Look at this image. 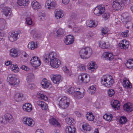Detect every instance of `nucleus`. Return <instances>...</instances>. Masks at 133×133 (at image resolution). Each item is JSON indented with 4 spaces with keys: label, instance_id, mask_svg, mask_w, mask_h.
<instances>
[{
    "label": "nucleus",
    "instance_id": "ea45409f",
    "mask_svg": "<svg viewBox=\"0 0 133 133\" xmlns=\"http://www.w3.org/2000/svg\"><path fill=\"white\" fill-rule=\"evenodd\" d=\"M87 77V75L85 74H83L79 75L78 78V80L80 82H84V78Z\"/></svg>",
    "mask_w": 133,
    "mask_h": 133
},
{
    "label": "nucleus",
    "instance_id": "4c0bfd02",
    "mask_svg": "<svg viewBox=\"0 0 133 133\" xmlns=\"http://www.w3.org/2000/svg\"><path fill=\"white\" fill-rule=\"evenodd\" d=\"M31 65L34 67H36L39 66L41 64V61L39 60H37L35 62L31 61V63H30Z\"/></svg>",
    "mask_w": 133,
    "mask_h": 133
},
{
    "label": "nucleus",
    "instance_id": "9b49d317",
    "mask_svg": "<svg viewBox=\"0 0 133 133\" xmlns=\"http://www.w3.org/2000/svg\"><path fill=\"white\" fill-rule=\"evenodd\" d=\"M3 14L7 17H10L11 14V9L10 8L6 7H4L2 10Z\"/></svg>",
    "mask_w": 133,
    "mask_h": 133
},
{
    "label": "nucleus",
    "instance_id": "f03ea898",
    "mask_svg": "<svg viewBox=\"0 0 133 133\" xmlns=\"http://www.w3.org/2000/svg\"><path fill=\"white\" fill-rule=\"evenodd\" d=\"M114 83V80L110 75H104L101 78V83L107 87H111Z\"/></svg>",
    "mask_w": 133,
    "mask_h": 133
},
{
    "label": "nucleus",
    "instance_id": "bb28decb",
    "mask_svg": "<svg viewBox=\"0 0 133 133\" xmlns=\"http://www.w3.org/2000/svg\"><path fill=\"white\" fill-rule=\"evenodd\" d=\"M29 3V0H18V4L19 5L24 7L27 5Z\"/></svg>",
    "mask_w": 133,
    "mask_h": 133
},
{
    "label": "nucleus",
    "instance_id": "f257e3e1",
    "mask_svg": "<svg viewBox=\"0 0 133 133\" xmlns=\"http://www.w3.org/2000/svg\"><path fill=\"white\" fill-rule=\"evenodd\" d=\"M57 54L54 52H50L48 54L45 55L43 56V59L45 62H50L51 66L55 68H58L60 64L59 60L56 58Z\"/></svg>",
    "mask_w": 133,
    "mask_h": 133
},
{
    "label": "nucleus",
    "instance_id": "7c9ffc66",
    "mask_svg": "<svg viewBox=\"0 0 133 133\" xmlns=\"http://www.w3.org/2000/svg\"><path fill=\"white\" fill-rule=\"evenodd\" d=\"M37 46L36 43L33 42H29L28 45V48L31 50H34L36 48Z\"/></svg>",
    "mask_w": 133,
    "mask_h": 133
},
{
    "label": "nucleus",
    "instance_id": "39448f33",
    "mask_svg": "<svg viewBox=\"0 0 133 133\" xmlns=\"http://www.w3.org/2000/svg\"><path fill=\"white\" fill-rule=\"evenodd\" d=\"M58 104L59 106L63 109L67 108L69 106V101L68 100L66 97L63 96L61 98H59Z\"/></svg>",
    "mask_w": 133,
    "mask_h": 133
},
{
    "label": "nucleus",
    "instance_id": "a18cd8bd",
    "mask_svg": "<svg viewBox=\"0 0 133 133\" xmlns=\"http://www.w3.org/2000/svg\"><path fill=\"white\" fill-rule=\"evenodd\" d=\"M96 88L95 86L92 85L90 86L89 88V92L91 94H92L95 92Z\"/></svg>",
    "mask_w": 133,
    "mask_h": 133
},
{
    "label": "nucleus",
    "instance_id": "603ef678",
    "mask_svg": "<svg viewBox=\"0 0 133 133\" xmlns=\"http://www.w3.org/2000/svg\"><path fill=\"white\" fill-rule=\"evenodd\" d=\"M115 94V92L113 89H109L108 91V95L110 97H112Z\"/></svg>",
    "mask_w": 133,
    "mask_h": 133
},
{
    "label": "nucleus",
    "instance_id": "6e6552de",
    "mask_svg": "<svg viewBox=\"0 0 133 133\" xmlns=\"http://www.w3.org/2000/svg\"><path fill=\"white\" fill-rule=\"evenodd\" d=\"M45 7L49 9L55 8L57 5L56 1L54 0H48L45 4Z\"/></svg>",
    "mask_w": 133,
    "mask_h": 133
},
{
    "label": "nucleus",
    "instance_id": "052dcab7",
    "mask_svg": "<svg viewBox=\"0 0 133 133\" xmlns=\"http://www.w3.org/2000/svg\"><path fill=\"white\" fill-rule=\"evenodd\" d=\"M22 56L26 58V61H27V59L28 58V55H27L25 52H23L22 53Z\"/></svg>",
    "mask_w": 133,
    "mask_h": 133
},
{
    "label": "nucleus",
    "instance_id": "7ed1b4c3",
    "mask_svg": "<svg viewBox=\"0 0 133 133\" xmlns=\"http://www.w3.org/2000/svg\"><path fill=\"white\" fill-rule=\"evenodd\" d=\"M92 50L89 47H87L82 49L79 52L81 58L86 59L89 58L92 54Z\"/></svg>",
    "mask_w": 133,
    "mask_h": 133
},
{
    "label": "nucleus",
    "instance_id": "c756f323",
    "mask_svg": "<svg viewBox=\"0 0 133 133\" xmlns=\"http://www.w3.org/2000/svg\"><path fill=\"white\" fill-rule=\"evenodd\" d=\"M18 52L17 49L14 48L11 49L10 50V54L11 56L13 57H17Z\"/></svg>",
    "mask_w": 133,
    "mask_h": 133
},
{
    "label": "nucleus",
    "instance_id": "8fccbe9b",
    "mask_svg": "<svg viewBox=\"0 0 133 133\" xmlns=\"http://www.w3.org/2000/svg\"><path fill=\"white\" fill-rule=\"evenodd\" d=\"M101 43L100 44V46L102 48L104 49L107 48L109 46V45L108 44H106V43L104 41H101Z\"/></svg>",
    "mask_w": 133,
    "mask_h": 133
},
{
    "label": "nucleus",
    "instance_id": "680f3d73",
    "mask_svg": "<svg viewBox=\"0 0 133 133\" xmlns=\"http://www.w3.org/2000/svg\"><path fill=\"white\" fill-rule=\"evenodd\" d=\"M39 60V58H38V57L35 56L33 57L30 60V63H31V61H34V62H35V61H36L37 60Z\"/></svg>",
    "mask_w": 133,
    "mask_h": 133
},
{
    "label": "nucleus",
    "instance_id": "37998d69",
    "mask_svg": "<svg viewBox=\"0 0 133 133\" xmlns=\"http://www.w3.org/2000/svg\"><path fill=\"white\" fill-rule=\"evenodd\" d=\"M104 119L106 120L110 121L112 118V116L111 114H105L103 116Z\"/></svg>",
    "mask_w": 133,
    "mask_h": 133
},
{
    "label": "nucleus",
    "instance_id": "5701e85b",
    "mask_svg": "<svg viewBox=\"0 0 133 133\" xmlns=\"http://www.w3.org/2000/svg\"><path fill=\"white\" fill-rule=\"evenodd\" d=\"M66 131L67 133H75L76 128L73 125L68 126L66 128Z\"/></svg>",
    "mask_w": 133,
    "mask_h": 133
},
{
    "label": "nucleus",
    "instance_id": "ddd939ff",
    "mask_svg": "<svg viewBox=\"0 0 133 133\" xmlns=\"http://www.w3.org/2000/svg\"><path fill=\"white\" fill-rule=\"evenodd\" d=\"M74 38L72 35H69L66 36L65 39V43L66 45L72 44L74 41Z\"/></svg>",
    "mask_w": 133,
    "mask_h": 133
},
{
    "label": "nucleus",
    "instance_id": "f8f14e48",
    "mask_svg": "<svg viewBox=\"0 0 133 133\" xmlns=\"http://www.w3.org/2000/svg\"><path fill=\"white\" fill-rule=\"evenodd\" d=\"M123 108L125 111L130 112L133 110V105L130 103H126L123 105Z\"/></svg>",
    "mask_w": 133,
    "mask_h": 133
},
{
    "label": "nucleus",
    "instance_id": "58836bf2",
    "mask_svg": "<svg viewBox=\"0 0 133 133\" xmlns=\"http://www.w3.org/2000/svg\"><path fill=\"white\" fill-rule=\"evenodd\" d=\"M65 121L66 123L69 124H71L72 123L74 124L75 123V121L74 119L70 117H68L65 119Z\"/></svg>",
    "mask_w": 133,
    "mask_h": 133
},
{
    "label": "nucleus",
    "instance_id": "a211bd4d",
    "mask_svg": "<svg viewBox=\"0 0 133 133\" xmlns=\"http://www.w3.org/2000/svg\"><path fill=\"white\" fill-rule=\"evenodd\" d=\"M37 104L41 107L42 110H46L48 109L47 105L44 102L39 101L37 102Z\"/></svg>",
    "mask_w": 133,
    "mask_h": 133
},
{
    "label": "nucleus",
    "instance_id": "c85d7f7f",
    "mask_svg": "<svg viewBox=\"0 0 133 133\" xmlns=\"http://www.w3.org/2000/svg\"><path fill=\"white\" fill-rule=\"evenodd\" d=\"M6 25L5 21L3 19L0 18V30H4Z\"/></svg>",
    "mask_w": 133,
    "mask_h": 133
},
{
    "label": "nucleus",
    "instance_id": "f3484780",
    "mask_svg": "<svg viewBox=\"0 0 133 133\" xmlns=\"http://www.w3.org/2000/svg\"><path fill=\"white\" fill-rule=\"evenodd\" d=\"M74 96L76 98L78 99H80L84 96L85 93L84 91L81 92L79 91H77L74 92Z\"/></svg>",
    "mask_w": 133,
    "mask_h": 133
},
{
    "label": "nucleus",
    "instance_id": "f704fd0d",
    "mask_svg": "<svg viewBox=\"0 0 133 133\" xmlns=\"http://www.w3.org/2000/svg\"><path fill=\"white\" fill-rule=\"evenodd\" d=\"M127 67L130 69H133V60L132 59L128 60L125 64Z\"/></svg>",
    "mask_w": 133,
    "mask_h": 133
},
{
    "label": "nucleus",
    "instance_id": "2eb2a0df",
    "mask_svg": "<svg viewBox=\"0 0 133 133\" xmlns=\"http://www.w3.org/2000/svg\"><path fill=\"white\" fill-rule=\"evenodd\" d=\"M51 79L54 83L58 84L61 81V76L59 75H53L51 78Z\"/></svg>",
    "mask_w": 133,
    "mask_h": 133
},
{
    "label": "nucleus",
    "instance_id": "4d7b16f0",
    "mask_svg": "<svg viewBox=\"0 0 133 133\" xmlns=\"http://www.w3.org/2000/svg\"><path fill=\"white\" fill-rule=\"evenodd\" d=\"M74 88L73 87H70L69 89H68L67 91L68 92L69 94H72L74 92H75L74 91Z\"/></svg>",
    "mask_w": 133,
    "mask_h": 133
},
{
    "label": "nucleus",
    "instance_id": "5fc2aeb1",
    "mask_svg": "<svg viewBox=\"0 0 133 133\" xmlns=\"http://www.w3.org/2000/svg\"><path fill=\"white\" fill-rule=\"evenodd\" d=\"M129 83H130V82H129V80L127 79L124 80L122 83L123 86L124 87H126L127 86V84Z\"/></svg>",
    "mask_w": 133,
    "mask_h": 133
},
{
    "label": "nucleus",
    "instance_id": "b1692460",
    "mask_svg": "<svg viewBox=\"0 0 133 133\" xmlns=\"http://www.w3.org/2000/svg\"><path fill=\"white\" fill-rule=\"evenodd\" d=\"M50 123L55 127H59L60 124L58 122L57 120L54 117L51 118L49 119Z\"/></svg>",
    "mask_w": 133,
    "mask_h": 133
},
{
    "label": "nucleus",
    "instance_id": "423d86ee",
    "mask_svg": "<svg viewBox=\"0 0 133 133\" xmlns=\"http://www.w3.org/2000/svg\"><path fill=\"white\" fill-rule=\"evenodd\" d=\"M14 120L12 115L10 114H7L5 115L4 117L0 118L1 122L4 124H7L8 122H12Z\"/></svg>",
    "mask_w": 133,
    "mask_h": 133
},
{
    "label": "nucleus",
    "instance_id": "6e6d98bb",
    "mask_svg": "<svg viewBox=\"0 0 133 133\" xmlns=\"http://www.w3.org/2000/svg\"><path fill=\"white\" fill-rule=\"evenodd\" d=\"M79 68L81 70L84 71L85 70V66L84 64H82L79 66Z\"/></svg>",
    "mask_w": 133,
    "mask_h": 133
},
{
    "label": "nucleus",
    "instance_id": "4be33fe9",
    "mask_svg": "<svg viewBox=\"0 0 133 133\" xmlns=\"http://www.w3.org/2000/svg\"><path fill=\"white\" fill-rule=\"evenodd\" d=\"M31 5L33 9H40L41 7L40 3L36 1H34L32 2Z\"/></svg>",
    "mask_w": 133,
    "mask_h": 133
},
{
    "label": "nucleus",
    "instance_id": "338daca9",
    "mask_svg": "<svg viewBox=\"0 0 133 133\" xmlns=\"http://www.w3.org/2000/svg\"><path fill=\"white\" fill-rule=\"evenodd\" d=\"M63 70L65 73H68L69 72V71L67 68L65 66L63 67Z\"/></svg>",
    "mask_w": 133,
    "mask_h": 133
},
{
    "label": "nucleus",
    "instance_id": "a19ab883",
    "mask_svg": "<svg viewBox=\"0 0 133 133\" xmlns=\"http://www.w3.org/2000/svg\"><path fill=\"white\" fill-rule=\"evenodd\" d=\"M35 78V76L33 73L29 74H28L26 79L28 81L30 82L33 81Z\"/></svg>",
    "mask_w": 133,
    "mask_h": 133
},
{
    "label": "nucleus",
    "instance_id": "a878e982",
    "mask_svg": "<svg viewBox=\"0 0 133 133\" xmlns=\"http://www.w3.org/2000/svg\"><path fill=\"white\" fill-rule=\"evenodd\" d=\"M83 131L85 132H87V131H89L91 130V127L88 124L83 123L82 125Z\"/></svg>",
    "mask_w": 133,
    "mask_h": 133
},
{
    "label": "nucleus",
    "instance_id": "412c9836",
    "mask_svg": "<svg viewBox=\"0 0 133 133\" xmlns=\"http://www.w3.org/2000/svg\"><path fill=\"white\" fill-rule=\"evenodd\" d=\"M23 95L22 93H17L15 95L14 99L15 101L17 102H20L23 100Z\"/></svg>",
    "mask_w": 133,
    "mask_h": 133
},
{
    "label": "nucleus",
    "instance_id": "473e14b6",
    "mask_svg": "<svg viewBox=\"0 0 133 133\" xmlns=\"http://www.w3.org/2000/svg\"><path fill=\"white\" fill-rule=\"evenodd\" d=\"M56 32L58 36L59 37L64 36L65 34V30L61 28H59L57 31Z\"/></svg>",
    "mask_w": 133,
    "mask_h": 133
},
{
    "label": "nucleus",
    "instance_id": "dca6fc26",
    "mask_svg": "<svg viewBox=\"0 0 133 133\" xmlns=\"http://www.w3.org/2000/svg\"><path fill=\"white\" fill-rule=\"evenodd\" d=\"M121 4H120L119 2L117 0L114 2L112 5L113 9L115 10H118L120 9L122 7H123L121 3Z\"/></svg>",
    "mask_w": 133,
    "mask_h": 133
},
{
    "label": "nucleus",
    "instance_id": "9d476101",
    "mask_svg": "<svg viewBox=\"0 0 133 133\" xmlns=\"http://www.w3.org/2000/svg\"><path fill=\"white\" fill-rule=\"evenodd\" d=\"M23 121L24 124H26L29 126H32L34 124L33 119L29 118L24 117L23 119Z\"/></svg>",
    "mask_w": 133,
    "mask_h": 133
},
{
    "label": "nucleus",
    "instance_id": "4468645a",
    "mask_svg": "<svg viewBox=\"0 0 133 133\" xmlns=\"http://www.w3.org/2000/svg\"><path fill=\"white\" fill-rule=\"evenodd\" d=\"M19 35L17 32H12L11 34L9 37V40L13 42L16 41L18 38Z\"/></svg>",
    "mask_w": 133,
    "mask_h": 133
},
{
    "label": "nucleus",
    "instance_id": "0eeeda50",
    "mask_svg": "<svg viewBox=\"0 0 133 133\" xmlns=\"http://www.w3.org/2000/svg\"><path fill=\"white\" fill-rule=\"evenodd\" d=\"M105 8L103 5H99L96 7L94 10V14L97 16L101 15L104 11Z\"/></svg>",
    "mask_w": 133,
    "mask_h": 133
},
{
    "label": "nucleus",
    "instance_id": "20e7f679",
    "mask_svg": "<svg viewBox=\"0 0 133 133\" xmlns=\"http://www.w3.org/2000/svg\"><path fill=\"white\" fill-rule=\"evenodd\" d=\"M7 80L10 85L15 86L18 85L20 82L19 79L17 78V76L14 74L9 75Z\"/></svg>",
    "mask_w": 133,
    "mask_h": 133
},
{
    "label": "nucleus",
    "instance_id": "72a5a7b5",
    "mask_svg": "<svg viewBox=\"0 0 133 133\" xmlns=\"http://www.w3.org/2000/svg\"><path fill=\"white\" fill-rule=\"evenodd\" d=\"M112 107L114 108L116 110L119 109L120 104L118 101L117 100H115L113 102V103L111 104Z\"/></svg>",
    "mask_w": 133,
    "mask_h": 133
},
{
    "label": "nucleus",
    "instance_id": "774afa93",
    "mask_svg": "<svg viewBox=\"0 0 133 133\" xmlns=\"http://www.w3.org/2000/svg\"><path fill=\"white\" fill-rule=\"evenodd\" d=\"M121 35L123 37H127L128 36L127 32H122L121 33Z\"/></svg>",
    "mask_w": 133,
    "mask_h": 133
},
{
    "label": "nucleus",
    "instance_id": "69168bd1",
    "mask_svg": "<svg viewBox=\"0 0 133 133\" xmlns=\"http://www.w3.org/2000/svg\"><path fill=\"white\" fill-rule=\"evenodd\" d=\"M73 30L76 32H79L80 31V28L79 27H75L74 28Z\"/></svg>",
    "mask_w": 133,
    "mask_h": 133
},
{
    "label": "nucleus",
    "instance_id": "c03bdc74",
    "mask_svg": "<svg viewBox=\"0 0 133 133\" xmlns=\"http://www.w3.org/2000/svg\"><path fill=\"white\" fill-rule=\"evenodd\" d=\"M39 19L40 21H42L45 19L46 14L45 13L39 12L38 14Z\"/></svg>",
    "mask_w": 133,
    "mask_h": 133
},
{
    "label": "nucleus",
    "instance_id": "0e129e2a",
    "mask_svg": "<svg viewBox=\"0 0 133 133\" xmlns=\"http://www.w3.org/2000/svg\"><path fill=\"white\" fill-rule=\"evenodd\" d=\"M77 15L75 13H73L71 15V17L72 19L75 20L77 19Z\"/></svg>",
    "mask_w": 133,
    "mask_h": 133
},
{
    "label": "nucleus",
    "instance_id": "79ce46f5",
    "mask_svg": "<svg viewBox=\"0 0 133 133\" xmlns=\"http://www.w3.org/2000/svg\"><path fill=\"white\" fill-rule=\"evenodd\" d=\"M37 96L41 99H43L44 100H46L48 99L46 96L39 92L37 93Z\"/></svg>",
    "mask_w": 133,
    "mask_h": 133
},
{
    "label": "nucleus",
    "instance_id": "2f4dec72",
    "mask_svg": "<svg viewBox=\"0 0 133 133\" xmlns=\"http://www.w3.org/2000/svg\"><path fill=\"white\" fill-rule=\"evenodd\" d=\"M50 83L48 82L47 80L45 79H43L41 82V85L42 87L44 88H48L49 87Z\"/></svg>",
    "mask_w": 133,
    "mask_h": 133
},
{
    "label": "nucleus",
    "instance_id": "e433bc0d",
    "mask_svg": "<svg viewBox=\"0 0 133 133\" xmlns=\"http://www.w3.org/2000/svg\"><path fill=\"white\" fill-rule=\"evenodd\" d=\"M87 25L90 27H95L96 26V25L93 21H88L87 22Z\"/></svg>",
    "mask_w": 133,
    "mask_h": 133
},
{
    "label": "nucleus",
    "instance_id": "864d4df0",
    "mask_svg": "<svg viewBox=\"0 0 133 133\" xmlns=\"http://www.w3.org/2000/svg\"><path fill=\"white\" fill-rule=\"evenodd\" d=\"M103 18L105 20H106L108 19L109 17V14L108 12L104 13L102 16Z\"/></svg>",
    "mask_w": 133,
    "mask_h": 133
},
{
    "label": "nucleus",
    "instance_id": "bf43d9fd",
    "mask_svg": "<svg viewBox=\"0 0 133 133\" xmlns=\"http://www.w3.org/2000/svg\"><path fill=\"white\" fill-rule=\"evenodd\" d=\"M27 23L29 25H31L32 23L31 19L29 18H28L26 19Z\"/></svg>",
    "mask_w": 133,
    "mask_h": 133
},
{
    "label": "nucleus",
    "instance_id": "393cba45",
    "mask_svg": "<svg viewBox=\"0 0 133 133\" xmlns=\"http://www.w3.org/2000/svg\"><path fill=\"white\" fill-rule=\"evenodd\" d=\"M104 57L106 59L111 60L113 59L114 56L112 54L109 52H106L103 54Z\"/></svg>",
    "mask_w": 133,
    "mask_h": 133
},
{
    "label": "nucleus",
    "instance_id": "09e8293b",
    "mask_svg": "<svg viewBox=\"0 0 133 133\" xmlns=\"http://www.w3.org/2000/svg\"><path fill=\"white\" fill-rule=\"evenodd\" d=\"M132 2L131 0H123L121 1V3L122 6L124 7L125 4L127 5H129Z\"/></svg>",
    "mask_w": 133,
    "mask_h": 133
},
{
    "label": "nucleus",
    "instance_id": "3c124183",
    "mask_svg": "<svg viewBox=\"0 0 133 133\" xmlns=\"http://www.w3.org/2000/svg\"><path fill=\"white\" fill-rule=\"evenodd\" d=\"M119 122L120 123L122 124L125 123L127 122L126 118L124 116L121 117L119 119Z\"/></svg>",
    "mask_w": 133,
    "mask_h": 133
},
{
    "label": "nucleus",
    "instance_id": "49530a36",
    "mask_svg": "<svg viewBox=\"0 0 133 133\" xmlns=\"http://www.w3.org/2000/svg\"><path fill=\"white\" fill-rule=\"evenodd\" d=\"M10 68L12 69V71L15 70L14 72L16 71L17 72L19 70V69L18 68L17 65L16 64H11V66H10Z\"/></svg>",
    "mask_w": 133,
    "mask_h": 133
},
{
    "label": "nucleus",
    "instance_id": "de8ad7c7",
    "mask_svg": "<svg viewBox=\"0 0 133 133\" xmlns=\"http://www.w3.org/2000/svg\"><path fill=\"white\" fill-rule=\"evenodd\" d=\"M118 45L121 49H127L128 48L129 46L128 45H127L125 43H122V42H120L119 43Z\"/></svg>",
    "mask_w": 133,
    "mask_h": 133
},
{
    "label": "nucleus",
    "instance_id": "13d9d810",
    "mask_svg": "<svg viewBox=\"0 0 133 133\" xmlns=\"http://www.w3.org/2000/svg\"><path fill=\"white\" fill-rule=\"evenodd\" d=\"M101 31L102 35H103L105 34L108 32L106 28H102Z\"/></svg>",
    "mask_w": 133,
    "mask_h": 133
},
{
    "label": "nucleus",
    "instance_id": "aec40b11",
    "mask_svg": "<svg viewBox=\"0 0 133 133\" xmlns=\"http://www.w3.org/2000/svg\"><path fill=\"white\" fill-rule=\"evenodd\" d=\"M22 107L24 110L28 112L30 111L32 109L31 104L29 103H26L23 105Z\"/></svg>",
    "mask_w": 133,
    "mask_h": 133
},
{
    "label": "nucleus",
    "instance_id": "6ab92c4d",
    "mask_svg": "<svg viewBox=\"0 0 133 133\" xmlns=\"http://www.w3.org/2000/svg\"><path fill=\"white\" fill-rule=\"evenodd\" d=\"M55 16L57 19H59L62 17L64 16V14L62 10H55Z\"/></svg>",
    "mask_w": 133,
    "mask_h": 133
},
{
    "label": "nucleus",
    "instance_id": "cd10ccee",
    "mask_svg": "<svg viewBox=\"0 0 133 133\" xmlns=\"http://www.w3.org/2000/svg\"><path fill=\"white\" fill-rule=\"evenodd\" d=\"M88 67L89 70L92 71H94L97 68V66L95 62H94L93 61H92L89 63Z\"/></svg>",
    "mask_w": 133,
    "mask_h": 133
},
{
    "label": "nucleus",
    "instance_id": "c9c22d12",
    "mask_svg": "<svg viewBox=\"0 0 133 133\" xmlns=\"http://www.w3.org/2000/svg\"><path fill=\"white\" fill-rule=\"evenodd\" d=\"M86 117L89 121H92L94 119V117L91 112L88 113L86 115Z\"/></svg>",
    "mask_w": 133,
    "mask_h": 133
},
{
    "label": "nucleus",
    "instance_id": "1a4fd4ad",
    "mask_svg": "<svg viewBox=\"0 0 133 133\" xmlns=\"http://www.w3.org/2000/svg\"><path fill=\"white\" fill-rule=\"evenodd\" d=\"M122 22L126 24L127 22L130 21L131 20V17L129 16L128 13H124L122 15Z\"/></svg>",
    "mask_w": 133,
    "mask_h": 133
},
{
    "label": "nucleus",
    "instance_id": "e2e57ef3",
    "mask_svg": "<svg viewBox=\"0 0 133 133\" xmlns=\"http://www.w3.org/2000/svg\"><path fill=\"white\" fill-rule=\"evenodd\" d=\"M90 80V77H88L87 75V77L85 78H84V82L85 83H88Z\"/></svg>",
    "mask_w": 133,
    "mask_h": 133
}]
</instances>
